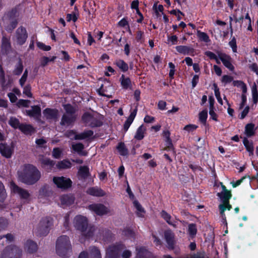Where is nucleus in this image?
<instances>
[{
	"mask_svg": "<svg viewBox=\"0 0 258 258\" xmlns=\"http://www.w3.org/2000/svg\"><path fill=\"white\" fill-rule=\"evenodd\" d=\"M19 179L27 185H33L36 183L41 177V173L34 165L25 164L22 171L18 172Z\"/></svg>",
	"mask_w": 258,
	"mask_h": 258,
	"instance_id": "1",
	"label": "nucleus"
},
{
	"mask_svg": "<svg viewBox=\"0 0 258 258\" xmlns=\"http://www.w3.org/2000/svg\"><path fill=\"white\" fill-rule=\"evenodd\" d=\"M75 227L81 231L86 237L89 238L93 235L95 228L93 226H88L87 218L81 215L77 216L74 220Z\"/></svg>",
	"mask_w": 258,
	"mask_h": 258,
	"instance_id": "2",
	"label": "nucleus"
},
{
	"mask_svg": "<svg viewBox=\"0 0 258 258\" xmlns=\"http://www.w3.org/2000/svg\"><path fill=\"white\" fill-rule=\"evenodd\" d=\"M71 247L69 238L68 236L63 235L57 239L56 243V251L59 256H66L68 251L71 249Z\"/></svg>",
	"mask_w": 258,
	"mask_h": 258,
	"instance_id": "3",
	"label": "nucleus"
},
{
	"mask_svg": "<svg viewBox=\"0 0 258 258\" xmlns=\"http://www.w3.org/2000/svg\"><path fill=\"white\" fill-rule=\"evenodd\" d=\"M52 224V218L46 217L42 218L36 229V233L40 236H46L49 233Z\"/></svg>",
	"mask_w": 258,
	"mask_h": 258,
	"instance_id": "4",
	"label": "nucleus"
},
{
	"mask_svg": "<svg viewBox=\"0 0 258 258\" xmlns=\"http://www.w3.org/2000/svg\"><path fill=\"white\" fill-rule=\"evenodd\" d=\"M22 251L19 248L13 247H7L2 254L1 258H20Z\"/></svg>",
	"mask_w": 258,
	"mask_h": 258,
	"instance_id": "5",
	"label": "nucleus"
},
{
	"mask_svg": "<svg viewBox=\"0 0 258 258\" xmlns=\"http://www.w3.org/2000/svg\"><path fill=\"white\" fill-rule=\"evenodd\" d=\"M53 182L58 188L63 190H66L70 188L72 184V182L70 178L63 176L54 177Z\"/></svg>",
	"mask_w": 258,
	"mask_h": 258,
	"instance_id": "6",
	"label": "nucleus"
},
{
	"mask_svg": "<svg viewBox=\"0 0 258 258\" xmlns=\"http://www.w3.org/2000/svg\"><path fill=\"white\" fill-rule=\"evenodd\" d=\"M15 144L12 142L11 145L9 146L5 143L0 144V153L2 155L6 158H10L14 153Z\"/></svg>",
	"mask_w": 258,
	"mask_h": 258,
	"instance_id": "7",
	"label": "nucleus"
},
{
	"mask_svg": "<svg viewBox=\"0 0 258 258\" xmlns=\"http://www.w3.org/2000/svg\"><path fill=\"white\" fill-rule=\"evenodd\" d=\"M16 37L17 43L20 45L23 44L28 37L26 29L21 26L16 31Z\"/></svg>",
	"mask_w": 258,
	"mask_h": 258,
	"instance_id": "8",
	"label": "nucleus"
},
{
	"mask_svg": "<svg viewBox=\"0 0 258 258\" xmlns=\"http://www.w3.org/2000/svg\"><path fill=\"white\" fill-rule=\"evenodd\" d=\"M89 209L99 216L107 214L109 212L107 207L101 204L90 205L89 206Z\"/></svg>",
	"mask_w": 258,
	"mask_h": 258,
	"instance_id": "9",
	"label": "nucleus"
},
{
	"mask_svg": "<svg viewBox=\"0 0 258 258\" xmlns=\"http://www.w3.org/2000/svg\"><path fill=\"white\" fill-rule=\"evenodd\" d=\"M31 110H26V112L27 115L30 117H33L38 121L41 122L42 123H44V122L41 121L40 118L41 116V108L37 105H34L31 106Z\"/></svg>",
	"mask_w": 258,
	"mask_h": 258,
	"instance_id": "10",
	"label": "nucleus"
},
{
	"mask_svg": "<svg viewBox=\"0 0 258 258\" xmlns=\"http://www.w3.org/2000/svg\"><path fill=\"white\" fill-rule=\"evenodd\" d=\"M38 161L43 168L47 167L49 169H51L55 164V161L44 157L42 155L38 156Z\"/></svg>",
	"mask_w": 258,
	"mask_h": 258,
	"instance_id": "11",
	"label": "nucleus"
},
{
	"mask_svg": "<svg viewBox=\"0 0 258 258\" xmlns=\"http://www.w3.org/2000/svg\"><path fill=\"white\" fill-rule=\"evenodd\" d=\"M11 187L13 191L18 194L22 198L27 199L29 197L30 194L27 190L19 187L14 182H11Z\"/></svg>",
	"mask_w": 258,
	"mask_h": 258,
	"instance_id": "12",
	"label": "nucleus"
},
{
	"mask_svg": "<svg viewBox=\"0 0 258 258\" xmlns=\"http://www.w3.org/2000/svg\"><path fill=\"white\" fill-rule=\"evenodd\" d=\"M164 237L168 244V247L170 249L174 248V235L170 230L164 232Z\"/></svg>",
	"mask_w": 258,
	"mask_h": 258,
	"instance_id": "13",
	"label": "nucleus"
},
{
	"mask_svg": "<svg viewBox=\"0 0 258 258\" xmlns=\"http://www.w3.org/2000/svg\"><path fill=\"white\" fill-rule=\"evenodd\" d=\"M43 113L47 119H55L58 116V110L56 109L46 108L43 110Z\"/></svg>",
	"mask_w": 258,
	"mask_h": 258,
	"instance_id": "14",
	"label": "nucleus"
},
{
	"mask_svg": "<svg viewBox=\"0 0 258 258\" xmlns=\"http://www.w3.org/2000/svg\"><path fill=\"white\" fill-rule=\"evenodd\" d=\"M219 58L223 62V64L230 71L234 70V66L230 62V57L224 53H221L219 54Z\"/></svg>",
	"mask_w": 258,
	"mask_h": 258,
	"instance_id": "15",
	"label": "nucleus"
},
{
	"mask_svg": "<svg viewBox=\"0 0 258 258\" xmlns=\"http://www.w3.org/2000/svg\"><path fill=\"white\" fill-rule=\"evenodd\" d=\"M76 119V115H72L69 114H63L60 124L61 125H69L75 122Z\"/></svg>",
	"mask_w": 258,
	"mask_h": 258,
	"instance_id": "16",
	"label": "nucleus"
},
{
	"mask_svg": "<svg viewBox=\"0 0 258 258\" xmlns=\"http://www.w3.org/2000/svg\"><path fill=\"white\" fill-rule=\"evenodd\" d=\"M5 24L6 30L9 32H12L18 25V20H3Z\"/></svg>",
	"mask_w": 258,
	"mask_h": 258,
	"instance_id": "17",
	"label": "nucleus"
},
{
	"mask_svg": "<svg viewBox=\"0 0 258 258\" xmlns=\"http://www.w3.org/2000/svg\"><path fill=\"white\" fill-rule=\"evenodd\" d=\"M86 192L91 196L96 197H102L105 195L104 191L101 188L96 187H90L87 190Z\"/></svg>",
	"mask_w": 258,
	"mask_h": 258,
	"instance_id": "18",
	"label": "nucleus"
},
{
	"mask_svg": "<svg viewBox=\"0 0 258 258\" xmlns=\"http://www.w3.org/2000/svg\"><path fill=\"white\" fill-rule=\"evenodd\" d=\"M60 200L61 204L70 206L74 203L75 197L71 195H64L61 197Z\"/></svg>",
	"mask_w": 258,
	"mask_h": 258,
	"instance_id": "19",
	"label": "nucleus"
},
{
	"mask_svg": "<svg viewBox=\"0 0 258 258\" xmlns=\"http://www.w3.org/2000/svg\"><path fill=\"white\" fill-rule=\"evenodd\" d=\"M17 18V10L13 8L4 15L3 20H18Z\"/></svg>",
	"mask_w": 258,
	"mask_h": 258,
	"instance_id": "20",
	"label": "nucleus"
},
{
	"mask_svg": "<svg viewBox=\"0 0 258 258\" xmlns=\"http://www.w3.org/2000/svg\"><path fill=\"white\" fill-rule=\"evenodd\" d=\"M19 130L26 135H31L35 132L33 127L30 124H21Z\"/></svg>",
	"mask_w": 258,
	"mask_h": 258,
	"instance_id": "21",
	"label": "nucleus"
},
{
	"mask_svg": "<svg viewBox=\"0 0 258 258\" xmlns=\"http://www.w3.org/2000/svg\"><path fill=\"white\" fill-rule=\"evenodd\" d=\"M176 49L179 53L183 54H188L192 53L194 52V49L185 45L177 46Z\"/></svg>",
	"mask_w": 258,
	"mask_h": 258,
	"instance_id": "22",
	"label": "nucleus"
},
{
	"mask_svg": "<svg viewBox=\"0 0 258 258\" xmlns=\"http://www.w3.org/2000/svg\"><path fill=\"white\" fill-rule=\"evenodd\" d=\"M217 196L220 198L223 203H228V201L231 199L232 194L230 190L220 192L217 193Z\"/></svg>",
	"mask_w": 258,
	"mask_h": 258,
	"instance_id": "23",
	"label": "nucleus"
},
{
	"mask_svg": "<svg viewBox=\"0 0 258 258\" xmlns=\"http://www.w3.org/2000/svg\"><path fill=\"white\" fill-rule=\"evenodd\" d=\"M11 43L9 40L6 37L2 38V49L5 53H8L11 50Z\"/></svg>",
	"mask_w": 258,
	"mask_h": 258,
	"instance_id": "24",
	"label": "nucleus"
},
{
	"mask_svg": "<svg viewBox=\"0 0 258 258\" xmlns=\"http://www.w3.org/2000/svg\"><path fill=\"white\" fill-rule=\"evenodd\" d=\"M39 194L42 196L49 197L52 195V191L49 185L45 184L40 189Z\"/></svg>",
	"mask_w": 258,
	"mask_h": 258,
	"instance_id": "25",
	"label": "nucleus"
},
{
	"mask_svg": "<svg viewBox=\"0 0 258 258\" xmlns=\"http://www.w3.org/2000/svg\"><path fill=\"white\" fill-rule=\"evenodd\" d=\"M118 246L110 247L107 251V254L110 258H117L118 257Z\"/></svg>",
	"mask_w": 258,
	"mask_h": 258,
	"instance_id": "26",
	"label": "nucleus"
},
{
	"mask_svg": "<svg viewBox=\"0 0 258 258\" xmlns=\"http://www.w3.org/2000/svg\"><path fill=\"white\" fill-rule=\"evenodd\" d=\"M25 247L29 253H33L37 250V244L31 240H28L25 243Z\"/></svg>",
	"mask_w": 258,
	"mask_h": 258,
	"instance_id": "27",
	"label": "nucleus"
},
{
	"mask_svg": "<svg viewBox=\"0 0 258 258\" xmlns=\"http://www.w3.org/2000/svg\"><path fill=\"white\" fill-rule=\"evenodd\" d=\"M78 174L82 179H86L89 176V168L86 166H81Z\"/></svg>",
	"mask_w": 258,
	"mask_h": 258,
	"instance_id": "28",
	"label": "nucleus"
},
{
	"mask_svg": "<svg viewBox=\"0 0 258 258\" xmlns=\"http://www.w3.org/2000/svg\"><path fill=\"white\" fill-rule=\"evenodd\" d=\"M93 135V132L89 130L84 132L83 133L75 135V139L76 140H83L87 138L90 137Z\"/></svg>",
	"mask_w": 258,
	"mask_h": 258,
	"instance_id": "29",
	"label": "nucleus"
},
{
	"mask_svg": "<svg viewBox=\"0 0 258 258\" xmlns=\"http://www.w3.org/2000/svg\"><path fill=\"white\" fill-rule=\"evenodd\" d=\"M243 143L247 151L249 152V155H252L253 154V147L252 142H249L247 139L245 138Z\"/></svg>",
	"mask_w": 258,
	"mask_h": 258,
	"instance_id": "30",
	"label": "nucleus"
},
{
	"mask_svg": "<svg viewBox=\"0 0 258 258\" xmlns=\"http://www.w3.org/2000/svg\"><path fill=\"white\" fill-rule=\"evenodd\" d=\"M146 131V127L143 125H141L138 129L135 138L141 140L144 137V133Z\"/></svg>",
	"mask_w": 258,
	"mask_h": 258,
	"instance_id": "31",
	"label": "nucleus"
},
{
	"mask_svg": "<svg viewBox=\"0 0 258 258\" xmlns=\"http://www.w3.org/2000/svg\"><path fill=\"white\" fill-rule=\"evenodd\" d=\"M116 148L121 155L126 156L128 155V151L127 149L125 147L124 143H119Z\"/></svg>",
	"mask_w": 258,
	"mask_h": 258,
	"instance_id": "32",
	"label": "nucleus"
},
{
	"mask_svg": "<svg viewBox=\"0 0 258 258\" xmlns=\"http://www.w3.org/2000/svg\"><path fill=\"white\" fill-rule=\"evenodd\" d=\"M57 167L59 169L69 168L71 167V162L67 160L59 161L56 164Z\"/></svg>",
	"mask_w": 258,
	"mask_h": 258,
	"instance_id": "33",
	"label": "nucleus"
},
{
	"mask_svg": "<svg viewBox=\"0 0 258 258\" xmlns=\"http://www.w3.org/2000/svg\"><path fill=\"white\" fill-rule=\"evenodd\" d=\"M133 203L134 206L136 207L138 211L137 213L138 216L139 217H143V214L145 213V211L144 210V208L142 207L141 204L137 201H135Z\"/></svg>",
	"mask_w": 258,
	"mask_h": 258,
	"instance_id": "34",
	"label": "nucleus"
},
{
	"mask_svg": "<svg viewBox=\"0 0 258 258\" xmlns=\"http://www.w3.org/2000/svg\"><path fill=\"white\" fill-rule=\"evenodd\" d=\"M23 70V66L22 61L20 58H19L18 63L16 65V68L13 71V74L15 75H20Z\"/></svg>",
	"mask_w": 258,
	"mask_h": 258,
	"instance_id": "35",
	"label": "nucleus"
},
{
	"mask_svg": "<svg viewBox=\"0 0 258 258\" xmlns=\"http://www.w3.org/2000/svg\"><path fill=\"white\" fill-rule=\"evenodd\" d=\"M9 124L14 128H19L21 124L18 119L14 117H11L9 121Z\"/></svg>",
	"mask_w": 258,
	"mask_h": 258,
	"instance_id": "36",
	"label": "nucleus"
},
{
	"mask_svg": "<svg viewBox=\"0 0 258 258\" xmlns=\"http://www.w3.org/2000/svg\"><path fill=\"white\" fill-rule=\"evenodd\" d=\"M64 108L66 110V113L64 114H69L72 115H76L75 109L73 106L70 104H67L63 105Z\"/></svg>",
	"mask_w": 258,
	"mask_h": 258,
	"instance_id": "37",
	"label": "nucleus"
},
{
	"mask_svg": "<svg viewBox=\"0 0 258 258\" xmlns=\"http://www.w3.org/2000/svg\"><path fill=\"white\" fill-rule=\"evenodd\" d=\"M197 36L198 38L201 40L205 42H209L210 41L209 37L205 32L200 31V30L197 31Z\"/></svg>",
	"mask_w": 258,
	"mask_h": 258,
	"instance_id": "38",
	"label": "nucleus"
},
{
	"mask_svg": "<svg viewBox=\"0 0 258 258\" xmlns=\"http://www.w3.org/2000/svg\"><path fill=\"white\" fill-rule=\"evenodd\" d=\"M254 125V124L250 123H248L245 126V133L247 136L250 137L254 135V133L253 131Z\"/></svg>",
	"mask_w": 258,
	"mask_h": 258,
	"instance_id": "39",
	"label": "nucleus"
},
{
	"mask_svg": "<svg viewBox=\"0 0 258 258\" xmlns=\"http://www.w3.org/2000/svg\"><path fill=\"white\" fill-rule=\"evenodd\" d=\"M219 208L220 211V214L221 215H223L224 211L227 209L228 210H230L232 208V206L229 204V202L228 201V203H223V204H220L219 206Z\"/></svg>",
	"mask_w": 258,
	"mask_h": 258,
	"instance_id": "40",
	"label": "nucleus"
},
{
	"mask_svg": "<svg viewBox=\"0 0 258 258\" xmlns=\"http://www.w3.org/2000/svg\"><path fill=\"white\" fill-rule=\"evenodd\" d=\"M116 66L123 72H125L128 70V67L126 63L122 60H118L116 62Z\"/></svg>",
	"mask_w": 258,
	"mask_h": 258,
	"instance_id": "41",
	"label": "nucleus"
},
{
	"mask_svg": "<svg viewBox=\"0 0 258 258\" xmlns=\"http://www.w3.org/2000/svg\"><path fill=\"white\" fill-rule=\"evenodd\" d=\"M90 255L92 258H101L100 251L96 247H92L90 248Z\"/></svg>",
	"mask_w": 258,
	"mask_h": 258,
	"instance_id": "42",
	"label": "nucleus"
},
{
	"mask_svg": "<svg viewBox=\"0 0 258 258\" xmlns=\"http://www.w3.org/2000/svg\"><path fill=\"white\" fill-rule=\"evenodd\" d=\"M252 94L253 102L254 104H256L258 101V93L255 83H254L252 87Z\"/></svg>",
	"mask_w": 258,
	"mask_h": 258,
	"instance_id": "43",
	"label": "nucleus"
},
{
	"mask_svg": "<svg viewBox=\"0 0 258 258\" xmlns=\"http://www.w3.org/2000/svg\"><path fill=\"white\" fill-rule=\"evenodd\" d=\"M161 217L170 225H173L174 227H176L175 225L173 224L170 222L171 216L168 214L165 211L162 210L161 212Z\"/></svg>",
	"mask_w": 258,
	"mask_h": 258,
	"instance_id": "44",
	"label": "nucleus"
},
{
	"mask_svg": "<svg viewBox=\"0 0 258 258\" xmlns=\"http://www.w3.org/2000/svg\"><path fill=\"white\" fill-rule=\"evenodd\" d=\"M208 116V112L207 110H204L199 113V119L200 121L205 124Z\"/></svg>",
	"mask_w": 258,
	"mask_h": 258,
	"instance_id": "45",
	"label": "nucleus"
},
{
	"mask_svg": "<svg viewBox=\"0 0 258 258\" xmlns=\"http://www.w3.org/2000/svg\"><path fill=\"white\" fill-rule=\"evenodd\" d=\"M6 198V193L3 183L0 181V202H4Z\"/></svg>",
	"mask_w": 258,
	"mask_h": 258,
	"instance_id": "46",
	"label": "nucleus"
},
{
	"mask_svg": "<svg viewBox=\"0 0 258 258\" xmlns=\"http://www.w3.org/2000/svg\"><path fill=\"white\" fill-rule=\"evenodd\" d=\"M164 136H165L166 138V142L167 143L168 146L167 148L170 149V148H173V144L172 143V141L171 139L170 138V132L168 131H164Z\"/></svg>",
	"mask_w": 258,
	"mask_h": 258,
	"instance_id": "47",
	"label": "nucleus"
},
{
	"mask_svg": "<svg viewBox=\"0 0 258 258\" xmlns=\"http://www.w3.org/2000/svg\"><path fill=\"white\" fill-rule=\"evenodd\" d=\"M188 231L189 235L191 237L195 236L196 235V233H197V230L196 224H190L188 225Z\"/></svg>",
	"mask_w": 258,
	"mask_h": 258,
	"instance_id": "48",
	"label": "nucleus"
},
{
	"mask_svg": "<svg viewBox=\"0 0 258 258\" xmlns=\"http://www.w3.org/2000/svg\"><path fill=\"white\" fill-rule=\"evenodd\" d=\"M121 84L124 89H127L131 86V81L129 78L121 80Z\"/></svg>",
	"mask_w": 258,
	"mask_h": 258,
	"instance_id": "49",
	"label": "nucleus"
},
{
	"mask_svg": "<svg viewBox=\"0 0 258 258\" xmlns=\"http://www.w3.org/2000/svg\"><path fill=\"white\" fill-rule=\"evenodd\" d=\"M72 148L75 151H76V152H78V153H79L80 152H81V151L82 150L84 149V146L83 144H82L81 143H79L73 145Z\"/></svg>",
	"mask_w": 258,
	"mask_h": 258,
	"instance_id": "50",
	"label": "nucleus"
},
{
	"mask_svg": "<svg viewBox=\"0 0 258 258\" xmlns=\"http://www.w3.org/2000/svg\"><path fill=\"white\" fill-rule=\"evenodd\" d=\"M31 86L29 84L27 85L23 89V94L27 95L28 97L31 98L32 94L31 92Z\"/></svg>",
	"mask_w": 258,
	"mask_h": 258,
	"instance_id": "51",
	"label": "nucleus"
},
{
	"mask_svg": "<svg viewBox=\"0 0 258 258\" xmlns=\"http://www.w3.org/2000/svg\"><path fill=\"white\" fill-rule=\"evenodd\" d=\"M30 102V100H23V99H20L18 102H17V105L19 106H24L27 107L29 106V104Z\"/></svg>",
	"mask_w": 258,
	"mask_h": 258,
	"instance_id": "52",
	"label": "nucleus"
},
{
	"mask_svg": "<svg viewBox=\"0 0 258 258\" xmlns=\"http://www.w3.org/2000/svg\"><path fill=\"white\" fill-rule=\"evenodd\" d=\"M82 119L84 122L88 123L93 119V116L90 113L86 112L82 116Z\"/></svg>",
	"mask_w": 258,
	"mask_h": 258,
	"instance_id": "53",
	"label": "nucleus"
},
{
	"mask_svg": "<svg viewBox=\"0 0 258 258\" xmlns=\"http://www.w3.org/2000/svg\"><path fill=\"white\" fill-rule=\"evenodd\" d=\"M102 124H103V123L102 121H101L99 120L93 119L91 121L90 125L91 127H94L101 126Z\"/></svg>",
	"mask_w": 258,
	"mask_h": 258,
	"instance_id": "54",
	"label": "nucleus"
},
{
	"mask_svg": "<svg viewBox=\"0 0 258 258\" xmlns=\"http://www.w3.org/2000/svg\"><path fill=\"white\" fill-rule=\"evenodd\" d=\"M123 234L126 236L132 237L135 236V232L133 230L126 228L123 231Z\"/></svg>",
	"mask_w": 258,
	"mask_h": 258,
	"instance_id": "55",
	"label": "nucleus"
},
{
	"mask_svg": "<svg viewBox=\"0 0 258 258\" xmlns=\"http://www.w3.org/2000/svg\"><path fill=\"white\" fill-rule=\"evenodd\" d=\"M37 45L40 49H43L45 51H48L51 49V47L50 46L46 45L44 43L40 42H37Z\"/></svg>",
	"mask_w": 258,
	"mask_h": 258,
	"instance_id": "56",
	"label": "nucleus"
},
{
	"mask_svg": "<svg viewBox=\"0 0 258 258\" xmlns=\"http://www.w3.org/2000/svg\"><path fill=\"white\" fill-rule=\"evenodd\" d=\"M8 224V221L6 219L0 218V230L6 228Z\"/></svg>",
	"mask_w": 258,
	"mask_h": 258,
	"instance_id": "57",
	"label": "nucleus"
},
{
	"mask_svg": "<svg viewBox=\"0 0 258 258\" xmlns=\"http://www.w3.org/2000/svg\"><path fill=\"white\" fill-rule=\"evenodd\" d=\"M61 151L59 150V148H56L53 149L52 151V156L53 157H54L56 159L59 158L60 155H61Z\"/></svg>",
	"mask_w": 258,
	"mask_h": 258,
	"instance_id": "58",
	"label": "nucleus"
},
{
	"mask_svg": "<svg viewBox=\"0 0 258 258\" xmlns=\"http://www.w3.org/2000/svg\"><path fill=\"white\" fill-rule=\"evenodd\" d=\"M229 45L232 47V50L234 52L236 51V39L235 37H233L232 40L229 42Z\"/></svg>",
	"mask_w": 258,
	"mask_h": 258,
	"instance_id": "59",
	"label": "nucleus"
},
{
	"mask_svg": "<svg viewBox=\"0 0 258 258\" xmlns=\"http://www.w3.org/2000/svg\"><path fill=\"white\" fill-rule=\"evenodd\" d=\"M0 82L2 85V87L3 89H5L6 87V80L5 77V73L0 74Z\"/></svg>",
	"mask_w": 258,
	"mask_h": 258,
	"instance_id": "60",
	"label": "nucleus"
},
{
	"mask_svg": "<svg viewBox=\"0 0 258 258\" xmlns=\"http://www.w3.org/2000/svg\"><path fill=\"white\" fill-rule=\"evenodd\" d=\"M232 80L233 77L228 75H224L222 78V82L225 83H230Z\"/></svg>",
	"mask_w": 258,
	"mask_h": 258,
	"instance_id": "61",
	"label": "nucleus"
},
{
	"mask_svg": "<svg viewBox=\"0 0 258 258\" xmlns=\"http://www.w3.org/2000/svg\"><path fill=\"white\" fill-rule=\"evenodd\" d=\"M3 238H6L7 239V241L9 242H11L14 240V236L11 233H8L3 236H0V239H2Z\"/></svg>",
	"mask_w": 258,
	"mask_h": 258,
	"instance_id": "62",
	"label": "nucleus"
},
{
	"mask_svg": "<svg viewBox=\"0 0 258 258\" xmlns=\"http://www.w3.org/2000/svg\"><path fill=\"white\" fill-rule=\"evenodd\" d=\"M198 126L194 124H188L184 126V130L188 132H190L196 130Z\"/></svg>",
	"mask_w": 258,
	"mask_h": 258,
	"instance_id": "63",
	"label": "nucleus"
},
{
	"mask_svg": "<svg viewBox=\"0 0 258 258\" xmlns=\"http://www.w3.org/2000/svg\"><path fill=\"white\" fill-rule=\"evenodd\" d=\"M205 54L206 55L208 56L211 59H216L217 56L216 55V54L215 53H214L213 52H212L211 51H206Z\"/></svg>",
	"mask_w": 258,
	"mask_h": 258,
	"instance_id": "64",
	"label": "nucleus"
}]
</instances>
